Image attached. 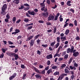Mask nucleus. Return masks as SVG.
Wrapping results in <instances>:
<instances>
[{"label":"nucleus","mask_w":80,"mask_h":80,"mask_svg":"<svg viewBox=\"0 0 80 80\" xmlns=\"http://www.w3.org/2000/svg\"><path fill=\"white\" fill-rule=\"evenodd\" d=\"M49 69V66H48L45 68V70L47 71Z\"/></svg>","instance_id":"052dcab7"},{"label":"nucleus","mask_w":80,"mask_h":80,"mask_svg":"<svg viewBox=\"0 0 80 80\" xmlns=\"http://www.w3.org/2000/svg\"><path fill=\"white\" fill-rule=\"evenodd\" d=\"M74 25H75V26H77V21L76 20H75L74 21Z\"/></svg>","instance_id":"f704fd0d"},{"label":"nucleus","mask_w":80,"mask_h":80,"mask_svg":"<svg viewBox=\"0 0 80 80\" xmlns=\"http://www.w3.org/2000/svg\"><path fill=\"white\" fill-rule=\"evenodd\" d=\"M56 31H57V29L55 28H54V29L53 30L54 33H55Z\"/></svg>","instance_id":"3c124183"},{"label":"nucleus","mask_w":80,"mask_h":80,"mask_svg":"<svg viewBox=\"0 0 80 80\" xmlns=\"http://www.w3.org/2000/svg\"><path fill=\"white\" fill-rule=\"evenodd\" d=\"M59 45H60V43H57V44L54 46V48H58V47L59 46Z\"/></svg>","instance_id":"9d476101"},{"label":"nucleus","mask_w":80,"mask_h":80,"mask_svg":"<svg viewBox=\"0 0 80 80\" xmlns=\"http://www.w3.org/2000/svg\"><path fill=\"white\" fill-rule=\"evenodd\" d=\"M66 23V24H64V27H67V26H68V23L66 22V23Z\"/></svg>","instance_id":"774afa93"},{"label":"nucleus","mask_w":80,"mask_h":80,"mask_svg":"<svg viewBox=\"0 0 80 80\" xmlns=\"http://www.w3.org/2000/svg\"><path fill=\"white\" fill-rule=\"evenodd\" d=\"M69 68L71 70H76V68L74 66H69Z\"/></svg>","instance_id":"f8f14e48"},{"label":"nucleus","mask_w":80,"mask_h":80,"mask_svg":"<svg viewBox=\"0 0 80 80\" xmlns=\"http://www.w3.org/2000/svg\"><path fill=\"white\" fill-rule=\"evenodd\" d=\"M21 67L22 68H25L26 67L23 64H21Z\"/></svg>","instance_id":"a19ab883"},{"label":"nucleus","mask_w":80,"mask_h":80,"mask_svg":"<svg viewBox=\"0 0 80 80\" xmlns=\"http://www.w3.org/2000/svg\"><path fill=\"white\" fill-rule=\"evenodd\" d=\"M64 71L65 73H68V72H69V71L68 70V69L67 68H65L64 69Z\"/></svg>","instance_id":"a878e982"},{"label":"nucleus","mask_w":80,"mask_h":80,"mask_svg":"<svg viewBox=\"0 0 80 80\" xmlns=\"http://www.w3.org/2000/svg\"><path fill=\"white\" fill-rule=\"evenodd\" d=\"M73 50H74V47L72 46H71V48H68L67 49V52L68 53H72L73 52Z\"/></svg>","instance_id":"f257e3e1"},{"label":"nucleus","mask_w":80,"mask_h":80,"mask_svg":"<svg viewBox=\"0 0 80 80\" xmlns=\"http://www.w3.org/2000/svg\"><path fill=\"white\" fill-rule=\"evenodd\" d=\"M16 17H13L12 18V21L13 22H15V21H16Z\"/></svg>","instance_id":"79ce46f5"},{"label":"nucleus","mask_w":80,"mask_h":80,"mask_svg":"<svg viewBox=\"0 0 80 80\" xmlns=\"http://www.w3.org/2000/svg\"><path fill=\"white\" fill-rule=\"evenodd\" d=\"M1 13L2 15H5L6 14V12L5 10H2L1 12Z\"/></svg>","instance_id":"a211bd4d"},{"label":"nucleus","mask_w":80,"mask_h":80,"mask_svg":"<svg viewBox=\"0 0 80 80\" xmlns=\"http://www.w3.org/2000/svg\"><path fill=\"white\" fill-rule=\"evenodd\" d=\"M56 57H60V54H58V53H56L54 56V58H55Z\"/></svg>","instance_id":"5701e85b"},{"label":"nucleus","mask_w":80,"mask_h":80,"mask_svg":"<svg viewBox=\"0 0 80 80\" xmlns=\"http://www.w3.org/2000/svg\"><path fill=\"white\" fill-rule=\"evenodd\" d=\"M23 5L24 6H26V7H29V4L27 3L24 4Z\"/></svg>","instance_id":"603ef678"},{"label":"nucleus","mask_w":80,"mask_h":80,"mask_svg":"<svg viewBox=\"0 0 80 80\" xmlns=\"http://www.w3.org/2000/svg\"><path fill=\"white\" fill-rule=\"evenodd\" d=\"M79 55V52H75L73 54V56H74V57H77V56Z\"/></svg>","instance_id":"0eeeda50"},{"label":"nucleus","mask_w":80,"mask_h":80,"mask_svg":"<svg viewBox=\"0 0 80 80\" xmlns=\"http://www.w3.org/2000/svg\"><path fill=\"white\" fill-rule=\"evenodd\" d=\"M4 56V54L2 53L1 55H0V58H3V57Z\"/></svg>","instance_id":"a18cd8bd"},{"label":"nucleus","mask_w":80,"mask_h":80,"mask_svg":"<svg viewBox=\"0 0 80 80\" xmlns=\"http://www.w3.org/2000/svg\"><path fill=\"white\" fill-rule=\"evenodd\" d=\"M54 16L52 14H50L49 16L48 17V21H50V20H53V18H54Z\"/></svg>","instance_id":"f03ea898"},{"label":"nucleus","mask_w":80,"mask_h":80,"mask_svg":"<svg viewBox=\"0 0 80 80\" xmlns=\"http://www.w3.org/2000/svg\"><path fill=\"white\" fill-rule=\"evenodd\" d=\"M53 58V56L52 54L47 55L46 56V58L47 59H51Z\"/></svg>","instance_id":"423d86ee"},{"label":"nucleus","mask_w":80,"mask_h":80,"mask_svg":"<svg viewBox=\"0 0 80 80\" xmlns=\"http://www.w3.org/2000/svg\"><path fill=\"white\" fill-rule=\"evenodd\" d=\"M40 5L42 7H45V3H41Z\"/></svg>","instance_id":"2f4dec72"},{"label":"nucleus","mask_w":80,"mask_h":80,"mask_svg":"<svg viewBox=\"0 0 80 80\" xmlns=\"http://www.w3.org/2000/svg\"><path fill=\"white\" fill-rule=\"evenodd\" d=\"M6 18H8V19H10V15L8 14L6 15Z\"/></svg>","instance_id":"4c0bfd02"},{"label":"nucleus","mask_w":80,"mask_h":80,"mask_svg":"<svg viewBox=\"0 0 80 80\" xmlns=\"http://www.w3.org/2000/svg\"><path fill=\"white\" fill-rule=\"evenodd\" d=\"M16 33H20V30L18 29H16L15 30Z\"/></svg>","instance_id":"e433bc0d"},{"label":"nucleus","mask_w":80,"mask_h":80,"mask_svg":"<svg viewBox=\"0 0 80 80\" xmlns=\"http://www.w3.org/2000/svg\"><path fill=\"white\" fill-rule=\"evenodd\" d=\"M33 68L36 72H37V73H40V72L39 70H38L37 68H35V67H34Z\"/></svg>","instance_id":"6e6552de"},{"label":"nucleus","mask_w":80,"mask_h":80,"mask_svg":"<svg viewBox=\"0 0 80 80\" xmlns=\"http://www.w3.org/2000/svg\"><path fill=\"white\" fill-rule=\"evenodd\" d=\"M66 67V64H64L62 65L60 67V68L61 69H62L63 68H64V67Z\"/></svg>","instance_id":"393cba45"},{"label":"nucleus","mask_w":80,"mask_h":80,"mask_svg":"<svg viewBox=\"0 0 80 80\" xmlns=\"http://www.w3.org/2000/svg\"><path fill=\"white\" fill-rule=\"evenodd\" d=\"M69 32H70V30L68 29H67L66 30L65 32V35H68Z\"/></svg>","instance_id":"f3484780"},{"label":"nucleus","mask_w":80,"mask_h":80,"mask_svg":"<svg viewBox=\"0 0 80 80\" xmlns=\"http://www.w3.org/2000/svg\"><path fill=\"white\" fill-rule=\"evenodd\" d=\"M28 12L29 15H33V16H34L35 15H36V13H35L34 11L30 12V11L28 10Z\"/></svg>","instance_id":"7ed1b4c3"},{"label":"nucleus","mask_w":80,"mask_h":80,"mask_svg":"<svg viewBox=\"0 0 80 80\" xmlns=\"http://www.w3.org/2000/svg\"><path fill=\"white\" fill-rule=\"evenodd\" d=\"M35 76L37 78H40V79H41V78H42V76L40 74L35 75Z\"/></svg>","instance_id":"dca6fc26"},{"label":"nucleus","mask_w":80,"mask_h":80,"mask_svg":"<svg viewBox=\"0 0 80 80\" xmlns=\"http://www.w3.org/2000/svg\"><path fill=\"white\" fill-rule=\"evenodd\" d=\"M58 67V66H54L52 67V69H56V68H57Z\"/></svg>","instance_id":"72a5a7b5"},{"label":"nucleus","mask_w":80,"mask_h":80,"mask_svg":"<svg viewBox=\"0 0 80 80\" xmlns=\"http://www.w3.org/2000/svg\"><path fill=\"white\" fill-rule=\"evenodd\" d=\"M13 56L14 57L15 59L16 60H17L18 58V54L14 53Z\"/></svg>","instance_id":"9b49d317"},{"label":"nucleus","mask_w":80,"mask_h":80,"mask_svg":"<svg viewBox=\"0 0 80 80\" xmlns=\"http://www.w3.org/2000/svg\"><path fill=\"white\" fill-rule=\"evenodd\" d=\"M8 19H8L7 18L5 19V21L6 23H8V22H9Z\"/></svg>","instance_id":"de8ad7c7"},{"label":"nucleus","mask_w":80,"mask_h":80,"mask_svg":"<svg viewBox=\"0 0 80 80\" xmlns=\"http://www.w3.org/2000/svg\"><path fill=\"white\" fill-rule=\"evenodd\" d=\"M35 43L34 40H32L30 42V47H32L33 45H34V43Z\"/></svg>","instance_id":"39448f33"},{"label":"nucleus","mask_w":80,"mask_h":80,"mask_svg":"<svg viewBox=\"0 0 80 80\" xmlns=\"http://www.w3.org/2000/svg\"><path fill=\"white\" fill-rule=\"evenodd\" d=\"M61 40L62 42H64V41L67 40V38L65 37H61Z\"/></svg>","instance_id":"1a4fd4ad"},{"label":"nucleus","mask_w":80,"mask_h":80,"mask_svg":"<svg viewBox=\"0 0 80 80\" xmlns=\"http://www.w3.org/2000/svg\"><path fill=\"white\" fill-rule=\"evenodd\" d=\"M34 37V36H29L27 39L26 41H29V40H31L33 37Z\"/></svg>","instance_id":"ddd939ff"},{"label":"nucleus","mask_w":80,"mask_h":80,"mask_svg":"<svg viewBox=\"0 0 80 80\" xmlns=\"http://www.w3.org/2000/svg\"><path fill=\"white\" fill-rule=\"evenodd\" d=\"M47 25H51V23L49 22H47L46 23Z\"/></svg>","instance_id":"338daca9"},{"label":"nucleus","mask_w":80,"mask_h":80,"mask_svg":"<svg viewBox=\"0 0 80 80\" xmlns=\"http://www.w3.org/2000/svg\"><path fill=\"white\" fill-rule=\"evenodd\" d=\"M14 1L16 4H18L19 2H20V1L19 0H14Z\"/></svg>","instance_id":"bb28decb"},{"label":"nucleus","mask_w":80,"mask_h":80,"mask_svg":"<svg viewBox=\"0 0 80 80\" xmlns=\"http://www.w3.org/2000/svg\"><path fill=\"white\" fill-rule=\"evenodd\" d=\"M25 8V7L23 6H21V7L18 8L19 10H23V8Z\"/></svg>","instance_id":"c85d7f7f"},{"label":"nucleus","mask_w":80,"mask_h":80,"mask_svg":"<svg viewBox=\"0 0 80 80\" xmlns=\"http://www.w3.org/2000/svg\"><path fill=\"white\" fill-rule=\"evenodd\" d=\"M14 54L15 53H9L8 55L10 57H12V56H14Z\"/></svg>","instance_id":"58836bf2"},{"label":"nucleus","mask_w":80,"mask_h":80,"mask_svg":"<svg viewBox=\"0 0 80 80\" xmlns=\"http://www.w3.org/2000/svg\"><path fill=\"white\" fill-rule=\"evenodd\" d=\"M52 72V69H50L48 70L47 72L48 74H50L51 72Z\"/></svg>","instance_id":"4be33fe9"},{"label":"nucleus","mask_w":80,"mask_h":80,"mask_svg":"<svg viewBox=\"0 0 80 80\" xmlns=\"http://www.w3.org/2000/svg\"><path fill=\"white\" fill-rule=\"evenodd\" d=\"M32 28V26H29L28 27V30H30Z\"/></svg>","instance_id":"bf43d9fd"},{"label":"nucleus","mask_w":80,"mask_h":80,"mask_svg":"<svg viewBox=\"0 0 80 80\" xmlns=\"http://www.w3.org/2000/svg\"><path fill=\"white\" fill-rule=\"evenodd\" d=\"M14 78H14L13 76H12L9 78V79L10 80H12V79H13Z\"/></svg>","instance_id":"c03bdc74"},{"label":"nucleus","mask_w":80,"mask_h":80,"mask_svg":"<svg viewBox=\"0 0 80 80\" xmlns=\"http://www.w3.org/2000/svg\"><path fill=\"white\" fill-rule=\"evenodd\" d=\"M40 36V35L38 34V35H37L35 37V40H36V39H37V38H38V37H39V36Z\"/></svg>","instance_id":"6e6d98bb"},{"label":"nucleus","mask_w":80,"mask_h":80,"mask_svg":"<svg viewBox=\"0 0 80 80\" xmlns=\"http://www.w3.org/2000/svg\"><path fill=\"white\" fill-rule=\"evenodd\" d=\"M70 3H71V1H68L67 2V5H68V6H71Z\"/></svg>","instance_id":"aec40b11"},{"label":"nucleus","mask_w":80,"mask_h":80,"mask_svg":"<svg viewBox=\"0 0 80 80\" xmlns=\"http://www.w3.org/2000/svg\"><path fill=\"white\" fill-rule=\"evenodd\" d=\"M40 39H38L37 40V42L38 43V44H40Z\"/></svg>","instance_id":"5fc2aeb1"},{"label":"nucleus","mask_w":80,"mask_h":80,"mask_svg":"<svg viewBox=\"0 0 80 80\" xmlns=\"http://www.w3.org/2000/svg\"><path fill=\"white\" fill-rule=\"evenodd\" d=\"M62 46H59L58 48V52H59V51H60V49H62Z\"/></svg>","instance_id":"09e8293b"},{"label":"nucleus","mask_w":80,"mask_h":80,"mask_svg":"<svg viewBox=\"0 0 80 80\" xmlns=\"http://www.w3.org/2000/svg\"><path fill=\"white\" fill-rule=\"evenodd\" d=\"M57 42H58V43L60 42V38L59 37H57Z\"/></svg>","instance_id":"b1692460"},{"label":"nucleus","mask_w":80,"mask_h":80,"mask_svg":"<svg viewBox=\"0 0 80 80\" xmlns=\"http://www.w3.org/2000/svg\"><path fill=\"white\" fill-rule=\"evenodd\" d=\"M22 42V41H21V40H20L19 41H18V44H19V45H21Z\"/></svg>","instance_id":"0e129e2a"},{"label":"nucleus","mask_w":80,"mask_h":80,"mask_svg":"<svg viewBox=\"0 0 80 80\" xmlns=\"http://www.w3.org/2000/svg\"><path fill=\"white\" fill-rule=\"evenodd\" d=\"M44 17H47L48 16V12H45L43 13Z\"/></svg>","instance_id":"2eb2a0df"},{"label":"nucleus","mask_w":80,"mask_h":80,"mask_svg":"<svg viewBox=\"0 0 80 80\" xmlns=\"http://www.w3.org/2000/svg\"><path fill=\"white\" fill-rule=\"evenodd\" d=\"M58 19V17L57 16H55V17L54 18H53V21H56V20H57Z\"/></svg>","instance_id":"37998d69"},{"label":"nucleus","mask_w":80,"mask_h":80,"mask_svg":"<svg viewBox=\"0 0 80 80\" xmlns=\"http://www.w3.org/2000/svg\"><path fill=\"white\" fill-rule=\"evenodd\" d=\"M42 47H43L46 48V47H47L48 45H47V44H42Z\"/></svg>","instance_id":"ea45409f"},{"label":"nucleus","mask_w":80,"mask_h":80,"mask_svg":"<svg viewBox=\"0 0 80 80\" xmlns=\"http://www.w3.org/2000/svg\"><path fill=\"white\" fill-rule=\"evenodd\" d=\"M60 74V72L58 71H56L54 73V75H58Z\"/></svg>","instance_id":"412c9836"},{"label":"nucleus","mask_w":80,"mask_h":80,"mask_svg":"<svg viewBox=\"0 0 80 80\" xmlns=\"http://www.w3.org/2000/svg\"><path fill=\"white\" fill-rule=\"evenodd\" d=\"M70 11H71V12H72L73 13H74V10H73L72 8H71L70 9Z\"/></svg>","instance_id":"680f3d73"},{"label":"nucleus","mask_w":80,"mask_h":80,"mask_svg":"<svg viewBox=\"0 0 80 80\" xmlns=\"http://www.w3.org/2000/svg\"><path fill=\"white\" fill-rule=\"evenodd\" d=\"M21 22V19H19L18 20V21H16V23H19V22Z\"/></svg>","instance_id":"e2e57ef3"},{"label":"nucleus","mask_w":80,"mask_h":80,"mask_svg":"<svg viewBox=\"0 0 80 80\" xmlns=\"http://www.w3.org/2000/svg\"><path fill=\"white\" fill-rule=\"evenodd\" d=\"M72 60H73V58L71 57L70 58L68 62V64H70L72 62Z\"/></svg>","instance_id":"cd10ccee"},{"label":"nucleus","mask_w":80,"mask_h":80,"mask_svg":"<svg viewBox=\"0 0 80 80\" xmlns=\"http://www.w3.org/2000/svg\"><path fill=\"white\" fill-rule=\"evenodd\" d=\"M8 42L9 44V45H13V42L11 41H8Z\"/></svg>","instance_id":"8fccbe9b"},{"label":"nucleus","mask_w":80,"mask_h":80,"mask_svg":"<svg viewBox=\"0 0 80 80\" xmlns=\"http://www.w3.org/2000/svg\"><path fill=\"white\" fill-rule=\"evenodd\" d=\"M1 50H2L3 53H5V52H6V51L7 50V49H4L3 48H2Z\"/></svg>","instance_id":"7c9ffc66"},{"label":"nucleus","mask_w":80,"mask_h":80,"mask_svg":"<svg viewBox=\"0 0 80 80\" xmlns=\"http://www.w3.org/2000/svg\"><path fill=\"white\" fill-rule=\"evenodd\" d=\"M38 22L40 23H44V21H43L39 20Z\"/></svg>","instance_id":"13d9d810"},{"label":"nucleus","mask_w":80,"mask_h":80,"mask_svg":"<svg viewBox=\"0 0 80 80\" xmlns=\"http://www.w3.org/2000/svg\"><path fill=\"white\" fill-rule=\"evenodd\" d=\"M47 3L48 4V5H50V0H47Z\"/></svg>","instance_id":"4d7b16f0"},{"label":"nucleus","mask_w":80,"mask_h":80,"mask_svg":"<svg viewBox=\"0 0 80 80\" xmlns=\"http://www.w3.org/2000/svg\"><path fill=\"white\" fill-rule=\"evenodd\" d=\"M7 5L6 4H4L2 8V10L5 11L7 10Z\"/></svg>","instance_id":"20e7f679"},{"label":"nucleus","mask_w":80,"mask_h":80,"mask_svg":"<svg viewBox=\"0 0 80 80\" xmlns=\"http://www.w3.org/2000/svg\"><path fill=\"white\" fill-rule=\"evenodd\" d=\"M12 76L14 78H15V77H16V76H17V73H14L12 74Z\"/></svg>","instance_id":"49530a36"},{"label":"nucleus","mask_w":80,"mask_h":80,"mask_svg":"<svg viewBox=\"0 0 80 80\" xmlns=\"http://www.w3.org/2000/svg\"><path fill=\"white\" fill-rule=\"evenodd\" d=\"M37 54H38L39 55H41V52L39 50H38L37 52Z\"/></svg>","instance_id":"864d4df0"},{"label":"nucleus","mask_w":80,"mask_h":80,"mask_svg":"<svg viewBox=\"0 0 80 80\" xmlns=\"http://www.w3.org/2000/svg\"><path fill=\"white\" fill-rule=\"evenodd\" d=\"M47 65H50V61L49 60L48 61Z\"/></svg>","instance_id":"69168bd1"},{"label":"nucleus","mask_w":80,"mask_h":80,"mask_svg":"<svg viewBox=\"0 0 80 80\" xmlns=\"http://www.w3.org/2000/svg\"><path fill=\"white\" fill-rule=\"evenodd\" d=\"M29 21V19H28V18H25L24 20V22H28Z\"/></svg>","instance_id":"473e14b6"},{"label":"nucleus","mask_w":80,"mask_h":80,"mask_svg":"<svg viewBox=\"0 0 80 80\" xmlns=\"http://www.w3.org/2000/svg\"><path fill=\"white\" fill-rule=\"evenodd\" d=\"M73 63L74 65V67H78V64L76 63V62L75 61H73Z\"/></svg>","instance_id":"4468645a"},{"label":"nucleus","mask_w":80,"mask_h":80,"mask_svg":"<svg viewBox=\"0 0 80 80\" xmlns=\"http://www.w3.org/2000/svg\"><path fill=\"white\" fill-rule=\"evenodd\" d=\"M39 73H42V74H45V70L43 69V71Z\"/></svg>","instance_id":"c9c22d12"},{"label":"nucleus","mask_w":80,"mask_h":80,"mask_svg":"<svg viewBox=\"0 0 80 80\" xmlns=\"http://www.w3.org/2000/svg\"><path fill=\"white\" fill-rule=\"evenodd\" d=\"M27 78V74L25 73L23 74V76L22 78V79H23V80H24L25 79V78Z\"/></svg>","instance_id":"6ab92c4d"},{"label":"nucleus","mask_w":80,"mask_h":80,"mask_svg":"<svg viewBox=\"0 0 80 80\" xmlns=\"http://www.w3.org/2000/svg\"><path fill=\"white\" fill-rule=\"evenodd\" d=\"M55 44V42L54 41V42L51 43L50 44V45L51 46V47H53L54 46V45Z\"/></svg>","instance_id":"c756f323"}]
</instances>
